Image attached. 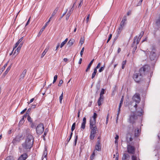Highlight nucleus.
Segmentation results:
<instances>
[{
	"label": "nucleus",
	"instance_id": "40",
	"mask_svg": "<svg viewBox=\"0 0 160 160\" xmlns=\"http://www.w3.org/2000/svg\"><path fill=\"white\" fill-rule=\"evenodd\" d=\"M144 34V32L143 31H141V32L140 33V35L138 37L139 38H140L141 39V38H142V37L143 36Z\"/></svg>",
	"mask_w": 160,
	"mask_h": 160
},
{
	"label": "nucleus",
	"instance_id": "44",
	"mask_svg": "<svg viewBox=\"0 0 160 160\" xmlns=\"http://www.w3.org/2000/svg\"><path fill=\"white\" fill-rule=\"evenodd\" d=\"M156 23L158 25H160V17L157 20Z\"/></svg>",
	"mask_w": 160,
	"mask_h": 160
},
{
	"label": "nucleus",
	"instance_id": "15",
	"mask_svg": "<svg viewBox=\"0 0 160 160\" xmlns=\"http://www.w3.org/2000/svg\"><path fill=\"white\" fill-rule=\"evenodd\" d=\"M27 72V70L26 69H24L22 72L21 73V74L19 76V80L21 81L22 80L24 77L25 76V75L26 73Z\"/></svg>",
	"mask_w": 160,
	"mask_h": 160
},
{
	"label": "nucleus",
	"instance_id": "46",
	"mask_svg": "<svg viewBox=\"0 0 160 160\" xmlns=\"http://www.w3.org/2000/svg\"><path fill=\"white\" fill-rule=\"evenodd\" d=\"M90 16V14L88 15L86 18V23H88V22L89 17Z\"/></svg>",
	"mask_w": 160,
	"mask_h": 160
},
{
	"label": "nucleus",
	"instance_id": "9",
	"mask_svg": "<svg viewBox=\"0 0 160 160\" xmlns=\"http://www.w3.org/2000/svg\"><path fill=\"white\" fill-rule=\"evenodd\" d=\"M44 126L42 123H40L38 125L36 128V132L38 134H41L44 131Z\"/></svg>",
	"mask_w": 160,
	"mask_h": 160
},
{
	"label": "nucleus",
	"instance_id": "56",
	"mask_svg": "<svg viewBox=\"0 0 160 160\" xmlns=\"http://www.w3.org/2000/svg\"><path fill=\"white\" fill-rule=\"evenodd\" d=\"M100 66H101V63L99 62L97 66L94 69H96L97 70V69L99 68L100 67Z\"/></svg>",
	"mask_w": 160,
	"mask_h": 160
},
{
	"label": "nucleus",
	"instance_id": "10",
	"mask_svg": "<svg viewBox=\"0 0 160 160\" xmlns=\"http://www.w3.org/2000/svg\"><path fill=\"white\" fill-rule=\"evenodd\" d=\"M127 152L129 154L134 155L135 153V148L134 146L131 145H128L127 146Z\"/></svg>",
	"mask_w": 160,
	"mask_h": 160
},
{
	"label": "nucleus",
	"instance_id": "52",
	"mask_svg": "<svg viewBox=\"0 0 160 160\" xmlns=\"http://www.w3.org/2000/svg\"><path fill=\"white\" fill-rule=\"evenodd\" d=\"M94 152L95 151L93 152V153L92 154L91 156V159H93L94 157L95 156V153Z\"/></svg>",
	"mask_w": 160,
	"mask_h": 160
},
{
	"label": "nucleus",
	"instance_id": "47",
	"mask_svg": "<svg viewBox=\"0 0 160 160\" xmlns=\"http://www.w3.org/2000/svg\"><path fill=\"white\" fill-rule=\"evenodd\" d=\"M10 68H11V66H9L7 68L6 70V71L5 72V73L6 74L10 70Z\"/></svg>",
	"mask_w": 160,
	"mask_h": 160
},
{
	"label": "nucleus",
	"instance_id": "22",
	"mask_svg": "<svg viewBox=\"0 0 160 160\" xmlns=\"http://www.w3.org/2000/svg\"><path fill=\"white\" fill-rule=\"evenodd\" d=\"M94 60V59H93L92 60H91V61L90 62V63L88 65V66L87 68L86 69V72H87L90 69L92 65V64Z\"/></svg>",
	"mask_w": 160,
	"mask_h": 160
},
{
	"label": "nucleus",
	"instance_id": "26",
	"mask_svg": "<svg viewBox=\"0 0 160 160\" xmlns=\"http://www.w3.org/2000/svg\"><path fill=\"white\" fill-rule=\"evenodd\" d=\"M48 49H49L48 48H46V49H45L43 52H42V54L41 55V58H42L44 56V55H45L46 53L48 52Z\"/></svg>",
	"mask_w": 160,
	"mask_h": 160
},
{
	"label": "nucleus",
	"instance_id": "58",
	"mask_svg": "<svg viewBox=\"0 0 160 160\" xmlns=\"http://www.w3.org/2000/svg\"><path fill=\"white\" fill-rule=\"evenodd\" d=\"M27 108H25V109H24V110H23L21 112H20V114H23L24 112L26 111L27 110Z\"/></svg>",
	"mask_w": 160,
	"mask_h": 160
},
{
	"label": "nucleus",
	"instance_id": "33",
	"mask_svg": "<svg viewBox=\"0 0 160 160\" xmlns=\"http://www.w3.org/2000/svg\"><path fill=\"white\" fill-rule=\"evenodd\" d=\"M105 67V63L104 64L103 66L101 67L99 70V72H102L104 69Z\"/></svg>",
	"mask_w": 160,
	"mask_h": 160
},
{
	"label": "nucleus",
	"instance_id": "30",
	"mask_svg": "<svg viewBox=\"0 0 160 160\" xmlns=\"http://www.w3.org/2000/svg\"><path fill=\"white\" fill-rule=\"evenodd\" d=\"M58 10V8H56L53 11L51 15V16L53 17L56 14Z\"/></svg>",
	"mask_w": 160,
	"mask_h": 160
},
{
	"label": "nucleus",
	"instance_id": "12",
	"mask_svg": "<svg viewBox=\"0 0 160 160\" xmlns=\"http://www.w3.org/2000/svg\"><path fill=\"white\" fill-rule=\"evenodd\" d=\"M127 21V17L126 16H124L122 19V20L120 22V26L124 27L126 23V21Z\"/></svg>",
	"mask_w": 160,
	"mask_h": 160
},
{
	"label": "nucleus",
	"instance_id": "8",
	"mask_svg": "<svg viewBox=\"0 0 160 160\" xmlns=\"http://www.w3.org/2000/svg\"><path fill=\"white\" fill-rule=\"evenodd\" d=\"M105 90L104 89H102L100 94V97L98 101V105L99 106H100L101 105V101H103L104 99V96L103 95L105 93Z\"/></svg>",
	"mask_w": 160,
	"mask_h": 160
},
{
	"label": "nucleus",
	"instance_id": "45",
	"mask_svg": "<svg viewBox=\"0 0 160 160\" xmlns=\"http://www.w3.org/2000/svg\"><path fill=\"white\" fill-rule=\"evenodd\" d=\"M84 48L83 47L82 48L81 51L80 52V56L81 57L82 56L83 53L84 51Z\"/></svg>",
	"mask_w": 160,
	"mask_h": 160
},
{
	"label": "nucleus",
	"instance_id": "23",
	"mask_svg": "<svg viewBox=\"0 0 160 160\" xmlns=\"http://www.w3.org/2000/svg\"><path fill=\"white\" fill-rule=\"evenodd\" d=\"M68 38H66L64 41L62 42L61 45H60V48H62L64 46L66 43L68 41Z\"/></svg>",
	"mask_w": 160,
	"mask_h": 160
},
{
	"label": "nucleus",
	"instance_id": "25",
	"mask_svg": "<svg viewBox=\"0 0 160 160\" xmlns=\"http://www.w3.org/2000/svg\"><path fill=\"white\" fill-rule=\"evenodd\" d=\"M123 27L120 26L119 28L117 30V32L118 34H119L121 33V31L123 29Z\"/></svg>",
	"mask_w": 160,
	"mask_h": 160
},
{
	"label": "nucleus",
	"instance_id": "60",
	"mask_svg": "<svg viewBox=\"0 0 160 160\" xmlns=\"http://www.w3.org/2000/svg\"><path fill=\"white\" fill-rule=\"evenodd\" d=\"M30 18H29L28 20L27 23L26 24L25 26H27L29 24V22H30Z\"/></svg>",
	"mask_w": 160,
	"mask_h": 160
},
{
	"label": "nucleus",
	"instance_id": "2",
	"mask_svg": "<svg viewBox=\"0 0 160 160\" xmlns=\"http://www.w3.org/2000/svg\"><path fill=\"white\" fill-rule=\"evenodd\" d=\"M132 99L133 101L136 103L134 107L135 108L136 113L138 116H142L143 113V110L140 108H137L138 105L137 103H139L141 101L140 94L138 93H136L132 97Z\"/></svg>",
	"mask_w": 160,
	"mask_h": 160
},
{
	"label": "nucleus",
	"instance_id": "11",
	"mask_svg": "<svg viewBox=\"0 0 160 160\" xmlns=\"http://www.w3.org/2000/svg\"><path fill=\"white\" fill-rule=\"evenodd\" d=\"M22 136L21 135H18L12 141V143L14 145H16L17 143L19 142L21 140V138Z\"/></svg>",
	"mask_w": 160,
	"mask_h": 160
},
{
	"label": "nucleus",
	"instance_id": "27",
	"mask_svg": "<svg viewBox=\"0 0 160 160\" xmlns=\"http://www.w3.org/2000/svg\"><path fill=\"white\" fill-rule=\"evenodd\" d=\"M95 149L96 150L100 151L101 150V146L100 145H96L95 146Z\"/></svg>",
	"mask_w": 160,
	"mask_h": 160
},
{
	"label": "nucleus",
	"instance_id": "19",
	"mask_svg": "<svg viewBox=\"0 0 160 160\" xmlns=\"http://www.w3.org/2000/svg\"><path fill=\"white\" fill-rule=\"evenodd\" d=\"M75 42V40L74 39H71L68 42V45L69 47H71L73 45Z\"/></svg>",
	"mask_w": 160,
	"mask_h": 160
},
{
	"label": "nucleus",
	"instance_id": "24",
	"mask_svg": "<svg viewBox=\"0 0 160 160\" xmlns=\"http://www.w3.org/2000/svg\"><path fill=\"white\" fill-rule=\"evenodd\" d=\"M133 140L132 138L130 137H128V136H127L126 137V141L129 144H130V142L132 141Z\"/></svg>",
	"mask_w": 160,
	"mask_h": 160
},
{
	"label": "nucleus",
	"instance_id": "5",
	"mask_svg": "<svg viewBox=\"0 0 160 160\" xmlns=\"http://www.w3.org/2000/svg\"><path fill=\"white\" fill-rule=\"evenodd\" d=\"M90 128L91 129V132L89 138L91 140H93L94 139L95 134L98 131L96 123H90Z\"/></svg>",
	"mask_w": 160,
	"mask_h": 160
},
{
	"label": "nucleus",
	"instance_id": "6",
	"mask_svg": "<svg viewBox=\"0 0 160 160\" xmlns=\"http://www.w3.org/2000/svg\"><path fill=\"white\" fill-rule=\"evenodd\" d=\"M137 116H138L137 113L136 114L134 112H132L129 116V118L128 119V122L132 124H133L135 123L136 120L138 118Z\"/></svg>",
	"mask_w": 160,
	"mask_h": 160
},
{
	"label": "nucleus",
	"instance_id": "37",
	"mask_svg": "<svg viewBox=\"0 0 160 160\" xmlns=\"http://www.w3.org/2000/svg\"><path fill=\"white\" fill-rule=\"evenodd\" d=\"M27 114H25L24 115L20 120L23 121V122H24L25 120H24V119L25 118H26L27 117Z\"/></svg>",
	"mask_w": 160,
	"mask_h": 160
},
{
	"label": "nucleus",
	"instance_id": "13",
	"mask_svg": "<svg viewBox=\"0 0 160 160\" xmlns=\"http://www.w3.org/2000/svg\"><path fill=\"white\" fill-rule=\"evenodd\" d=\"M97 113L94 112L93 114V115L92 117L90 118V123H96V119L97 117Z\"/></svg>",
	"mask_w": 160,
	"mask_h": 160
},
{
	"label": "nucleus",
	"instance_id": "54",
	"mask_svg": "<svg viewBox=\"0 0 160 160\" xmlns=\"http://www.w3.org/2000/svg\"><path fill=\"white\" fill-rule=\"evenodd\" d=\"M112 34H110V35H109V36L108 37V39L107 41V43H108L109 41L111 39V38H112Z\"/></svg>",
	"mask_w": 160,
	"mask_h": 160
},
{
	"label": "nucleus",
	"instance_id": "36",
	"mask_svg": "<svg viewBox=\"0 0 160 160\" xmlns=\"http://www.w3.org/2000/svg\"><path fill=\"white\" fill-rule=\"evenodd\" d=\"M63 98V93L62 92V94L59 97V101L61 103H62V100Z\"/></svg>",
	"mask_w": 160,
	"mask_h": 160
},
{
	"label": "nucleus",
	"instance_id": "38",
	"mask_svg": "<svg viewBox=\"0 0 160 160\" xmlns=\"http://www.w3.org/2000/svg\"><path fill=\"white\" fill-rule=\"evenodd\" d=\"M126 61H123V62L122 63V69H123L124 68L125 65L126 64Z\"/></svg>",
	"mask_w": 160,
	"mask_h": 160
},
{
	"label": "nucleus",
	"instance_id": "62",
	"mask_svg": "<svg viewBox=\"0 0 160 160\" xmlns=\"http://www.w3.org/2000/svg\"><path fill=\"white\" fill-rule=\"evenodd\" d=\"M147 38H148V37H146L142 41V43L143 42L145 41H146L147 39Z\"/></svg>",
	"mask_w": 160,
	"mask_h": 160
},
{
	"label": "nucleus",
	"instance_id": "3",
	"mask_svg": "<svg viewBox=\"0 0 160 160\" xmlns=\"http://www.w3.org/2000/svg\"><path fill=\"white\" fill-rule=\"evenodd\" d=\"M146 54H150L149 58L152 61L155 62L157 59V56L156 55V50L154 46H152L151 48H150L148 50L146 51H143Z\"/></svg>",
	"mask_w": 160,
	"mask_h": 160
},
{
	"label": "nucleus",
	"instance_id": "17",
	"mask_svg": "<svg viewBox=\"0 0 160 160\" xmlns=\"http://www.w3.org/2000/svg\"><path fill=\"white\" fill-rule=\"evenodd\" d=\"M23 44V42H21L20 43L19 46L18 47V48L16 49L14 51V54H17L18 53V52L20 51L22 46V45Z\"/></svg>",
	"mask_w": 160,
	"mask_h": 160
},
{
	"label": "nucleus",
	"instance_id": "28",
	"mask_svg": "<svg viewBox=\"0 0 160 160\" xmlns=\"http://www.w3.org/2000/svg\"><path fill=\"white\" fill-rule=\"evenodd\" d=\"M72 12H71V10H69L68 11V13L66 15V20H68V19L69 18V17H70V15H71Z\"/></svg>",
	"mask_w": 160,
	"mask_h": 160
},
{
	"label": "nucleus",
	"instance_id": "4",
	"mask_svg": "<svg viewBox=\"0 0 160 160\" xmlns=\"http://www.w3.org/2000/svg\"><path fill=\"white\" fill-rule=\"evenodd\" d=\"M33 139L32 136L28 135L25 142L22 144V147L25 149L31 148L33 144Z\"/></svg>",
	"mask_w": 160,
	"mask_h": 160
},
{
	"label": "nucleus",
	"instance_id": "63",
	"mask_svg": "<svg viewBox=\"0 0 160 160\" xmlns=\"http://www.w3.org/2000/svg\"><path fill=\"white\" fill-rule=\"evenodd\" d=\"M49 22H46V23L45 24V25L44 26V27H45V28H46V27L47 26L48 24L49 23Z\"/></svg>",
	"mask_w": 160,
	"mask_h": 160
},
{
	"label": "nucleus",
	"instance_id": "59",
	"mask_svg": "<svg viewBox=\"0 0 160 160\" xmlns=\"http://www.w3.org/2000/svg\"><path fill=\"white\" fill-rule=\"evenodd\" d=\"M24 122L20 120L19 122V126L22 125V124L24 123Z\"/></svg>",
	"mask_w": 160,
	"mask_h": 160
},
{
	"label": "nucleus",
	"instance_id": "34",
	"mask_svg": "<svg viewBox=\"0 0 160 160\" xmlns=\"http://www.w3.org/2000/svg\"><path fill=\"white\" fill-rule=\"evenodd\" d=\"M75 126H76V123L74 122L72 124V127H71V131H72L71 132H72L75 129Z\"/></svg>",
	"mask_w": 160,
	"mask_h": 160
},
{
	"label": "nucleus",
	"instance_id": "1",
	"mask_svg": "<svg viewBox=\"0 0 160 160\" xmlns=\"http://www.w3.org/2000/svg\"><path fill=\"white\" fill-rule=\"evenodd\" d=\"M150 68L147 65H145L141 68L139 70V73H135L133 76V78L137 82H139L142 79V77L146 72L149 70Z\"/></svg>",
	"mask_w": 160,
	"mask_h": 160
},
{
	"label": "nucleus",
	"instance_id": "29",
	"mask_svg": "<svg viewBox=\"0 0 160 160\" xmlns=\"http://www.w3.org/2000/svg\"><path fill=\"white\" fill-rule=\"evenodd\" d=\"M73 134L72 132H71L69 138H68L66 140L67 143H66V144H67L68 143L70 140H71Z\"/></svg>",
	"mask_w": 160,
	"mask_h": 160
},
{
	"label": "nucleus",
	"instance_id": "55",
	"mask_svg": "<svg viewBox=\"0 0 160 160\" xmlns=\"http://www.w3.org/2000/svg\"><path fill=\"white\" fill-rule=\"evenodd\" d=\"M63 83V81L62 80H60L59 84H58V86H61L62 84Z\"/></svg>",
	"mask_w": 160,
	"mask_h": 160
},
{
	"label": "nucleus",
	"instance_id": "51",
	"mask_svg": "<svg viewBox=\"0 0 160 160\" xmlns=\"http://www.w3.org/2000/svg\"><path fill=\"white\" fill-rule=\"evenodd\" d=\"M47 156H43L42 155V160H47Z\"/></svg>",
	"mask_w": 160,
	"mask_h": 160
},
{
	"label": "nucleus",
	"instance_id": "57",
	"mask_svg": "<svg viewBox=\"0 0 160 160\" xmlns=\"http://www.w3.org/2000/svg\"><path fill=\"white\" fill-rule=\"evenodd\" d=\"M19 43L18 42H17L14 46V47H13V50H14L17 47V46H18V44H19Z\"/></svg>",
	"mask_w": 160,
	"mask_h": 160
},
{
	"label": "nucleus",
	"instance_id": "32",
	"mask_svg": "<svg viewBox=\"0 0 160 160\" xmlns=\"http://www.w3.org/2000/svg\"><path fill=\"white\" fill-rule=\"evenodd\" d=\"M97 72V70L96 69H94V72L92 73V78L93 79L95 77L96 73Z\"/></svg>",
	"mask_w": 160,
	"mask_h": 160
},
{
	"label": "nucleus",
	"instance_id": "64",
	"mask_svg": "<svg viewBox=\"0 0 160 160\" xmlns=\"http://www.w3.org/2000/svg\"><path fill=\"white\" fill-rule=\"evenodd\" d=\"M115 139L118 140L119 138V136L118 135L116 134L115 137Z\"/></svg>",
	"mask_w": 160,
	"mask_h": 160
},
{
	"label": "nucleus",
	"instance_id": "21",
	"mask_svg": "<svg viewBox=\"0 0 160 160\" xmlns=\"http://www.w3.org/2000/svg\"><path fill=\"white\" fill-rule=\"evenodd\" d=\"M141 132V130L138 128H137L135 130L134 135L135 137H138L139 135Z\"/></svg>",
	"mask_w": 160,
	"mask_h": 160
},
{
	"label": "nucleus",
	"instance_id": "41",
	"mask_svg": "<svg viewBox=\"0 0 160 160\" xmlns=\"http://www.w3.org/2000/svg\"><path fill=\"white\" fill-rule=\"evenodd\" d=\"M123 101V97H122L121 100L120 102V103L119 106V108L120 107H121V106L122 104Z\"/></svg>",
	"mask_w": 160,
	"mask_h": 160
},
{
	"label": "nucleus",
	"instance_id": "16",
	"mask_svg": "<svg viewBox=\"0 0 160 160\" xmlns=\"http://www.w3.org/2000/svg\"><path fill=\"white\" fill-rule=\"evenodd\" d=\"M28 157V154L26 153H25L21 155L18 158V160H25Z\"/></svg>",
	"mask_w": 160,
	"mask_h": 160
},
{
	"label": "nucleus",
	"instance_id": "35",
	"mask_svg": "<svg viewBox=\"0 0 160 160\" xmlns=\"http://www.w3.org/2000/svg\"><path fill=\"white\" fill-rule=\"evenodd\" d=\"M5 160H14L13 157L9 156Z\"/></svg>",
	"mask_w": 160,
	"mask_h": 160
},
{
	"label": "nucleus",
	"instance_id": "31",
	"mask_svg": "<svg viewBox=\"0 0 160 160\" xmlns=\"http://www.w3.org/2000/svg\"><path fill=\"white\" fill-rule=\"evenodd\" d=\"M48 131V129L46 128L45 129V132H44L43 135V139L45 140V137L46 136V135L47 134Z\"/></svg>",
	"mask_w": 160,
	"mask_h": 160
},
{
	"label": "nucleus",
	"instance_id": "39",
	"mask_svg": "<svg viewBox=\"0 0 160 160\" xmlns=\"http://www.w3.org/2000/svg\"><path fill=\"white\" fill-rule=\"evenodd\" d=\"M45 28V27H43L39 31V34L41 35Z\"/></svg>",
	"mask_w": 160,
	"mask_h": 160
},
{
	"label": "nucleus",
	"instance_id": "48",
	"mask_svg": "<svg viewBox=\"0 0 160 160\" xmlns=\"http://www.w3.org/2000/svg\"><path fill=\"white\" fill-rule=\"evenodd\" d=\"M28 116L27 119L28 121L29 122H32V118L29 115H28Z\"/></svg>",
	"mask_w": 160,
	"mask_h": 160
},
{
	"label": "nucleus",
	"instance_id": "43",
	"mask_svg": "<svg viewBox=\"0 0 160 160\" xmlns=\"http://www.w3.org/2000/svg\"><path fill=\"white\" fill-rule=\"evenodd\" d=\"M43 156H47V151L46 148H45V150L44 151L43 154Z\"/></svg>",
	"mask_w": 160,
	"mask_h": 160
},
{
	"label": "nucleus",
	"instance_id": "61",
	"mask_svg": "<svg viewBox=\"0 0 160 160\" xmlns=\"http://www.w3.org/2000/svg\"><path fill=\"white\" fill-rule=\"evenodd\" d=\"M59 47H60V44L59 43H58L57 44V46L56 47V48L58 49Z\"/></svg>",
	"mask_w": 160,
	"mask_h": 160
},
{
	"label": "nucleus",
	"instance_id": "53",
	"mask_svg": "<svg viewBox=\"0 0 160 160\" xmlns=\"http://www.w3.org/2000/svg\"><path fill=\"white\" fill-rule=\"evenodd\" d=\"M80 2L79 4L78 8L80 7L83 3V0H80Z\"/></svg>",
	"mask_w": 160,
	"mask_h": 160
},
{
	"label": "nucleus",
	"instance_id": "50",
	"mask_svg": "<svg viewBox=\"0 0 160 160\" xmlns=\"http://www.w3.org/2000/svg\"><path fill=\"white\" fill-rule=\"evenodd\" d=\"M84 39L82 38H81L80 40L79 43H81V45H82L84 42Z\"/></svg>",
	"mask_w": 160,
	"mask_h": 160
},
{
	"label": "nucleus",
	"instance_id": "20",
	"mask_svg": "<svg viewBox=\"0 0 160 160\" xmlns=\"http://www.w3.org/2000/svg\"><path fill=\"white\" fill-rule=\"evenodd\" d=\"M132 160H140L139 156L138 155H132L131 156Z\"/></svg>",
	"mask_w": 160,
	"mask_h": 160
},
{
	"label": "nucleus",
	"instance_id": "14",
	"mask_svg": "<svg viewBox=\"0 0 160 160\" xmlns=\"http://www.w3.org/2000/svg\"><path fill=\"white\" fill-rule=\"evenodd\" d=\"M86 123V119L85 117H84L83 118L82 122V123L81 126V130H82L85 128Z\"/></svg>",
	"mask_w": 160,
	"mask_h": 160
},
{
	"label": "nucleus",
	"instance_id": "7",
	"mask_svg": "<svg viewBox=\"0 0 160 160\" xmlns=\"http://www.w3.org/2000/svg\"><path fill=\"white\" fill-rule=\"evenodd\" d=\"M141 38L138 37L137 36H136L134 38V41L132 46L134 47L133 53H134L135 51L137 48V45L139 44Z\"/></svg>",
	"mask_w": 160,
	"mask_h": 160
},
{
	"label": "nucleus",
	"instance_id": "18",
	"mask_svg": "<svg viewBox=\"0 0 160 160\" xmlns=\"http://www.w3.org/2000/svg\"><path fill=\"white\" fill-rule=\"evenodd\" d=\"M130 158L129 155L127 153H124L123 155L122 160H128Z\"/></svg>",
	"mask_w": 160,
	"mask_h": 160
},
{
	"label": "nucleus",
	"instance_id": "42",
	"mask_svg": "<svg viewBox=\"0 0 160 160\" xmlns=\"http://www.w3.org/2000/svg\"><path fill=\"white\" fill-rule=\"evenodd\" d=\"M78 139V136L77 135L75 137V139L74 141V145L76 146L77 143V140Z\"/></svg>",
	"mask_w": 160,
	"mask_h": 160
},
{
	"label": "nucleus",
	"instance_id": "49",
	"mask_svg": "<svg viewBox=\"0 0 160 160\" xmlns=\"http://www.w3.org/2000/svg\"><path fill=\"white\" fill-rule=\"evenodd\" d=\"M67 11H68V9H67L66 10V12L64 13L62 15V16L59 18V20H60L66 14Z\"/></svg>",
	"mask_w": 160,
	"mask_h": 160
}]
</instances>
